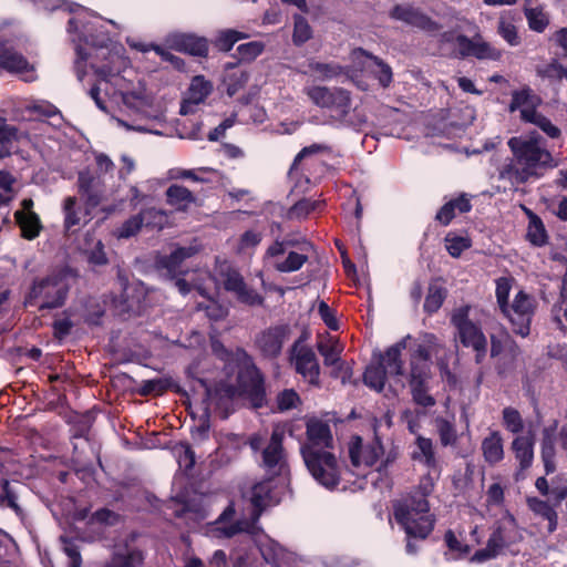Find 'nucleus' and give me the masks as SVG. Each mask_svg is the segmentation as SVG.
<instances>
[{"label":"nucleus","instance_id":"29","mask_svg":"<svg viewBox=\"0 0 567 567\" xmlns=\"http://www.w3.org/2000/svg\"><path fill=\"white\" fill-rule=\"evenodd\" d=\"M96 177L90 172H80L78 176L79 194L85 198V204L95 208L101 203V194L96 188Z\"/></svg>","mask_w":567,"mask_h":567},{"label":"nucleus","instance_id":"62","mask_svg":"<svg viewBox=\"0 0 567 567\" xmlns=\"http://www.w3.org/2000/svg\"><path fill=\"white\" fill-rule=\"evenodd\" d=\"M64 544L63 551L69 557V567H82V557L79 545L66 537H61Z\"/></svg>","mask_w":567,"mask_h":567},{"label":"nucleus","instance_id":"37","mask_svg":"<svg viewBox=\"0 0 567 567\" xmlns=\"http://www.w3.org/2000/svg\"><path fill=\"white\" fill-rule=\"evenodd\" d=\"M0 507L11 509L17 516L23 515V509L18 503V493L6 477L0 478Z\"/></svg>","mask_w":567,"mask_h":567},{"label":"nucleus","instance_id":"27","mask_svg":"<svg viewBox=\"0 0 567 567\" xmlns=\"http://www.w3.org/2000/svg\"><path fill=\"white\" fill-rule=\"evenodd\" d=\"M235 506L230 503L223 513L218 516V518L213 523V529L219 532L221 536L226 538H230L244 530L243 522L237 520L231 523L235 516Z\"/></svg>","mask_w":567,"mask_h":567},{"label":"nucleus","instance_id":"32","mask_svg":"<svg viewBox=\"0 0 567 567\" xmlns=\"http://www.w3.org/2000/svg\"><path fill=\"white\" fill-rule=\"evenodd\" d=\"M498 35L511 47H517L522 40L515 25L513 11H503L497 21Z\"/></svg>","mask_w":567,"mask_h":567},{"label":"nucleus","instance_id":"63","mask_svg":"<svg viewBox=\"0 0 567 567\" xmlns=\"http://www.w3.org/2000/svg\"><path fill=\"white\" fill-rule=\"evenodd\" d=\"M565 69L566 68L563 64L554 60L544 68L537 69V74L543 79L560 81L564 79Z\"/></svg>","mask_w":567,"mask_h":567},{"label":"nucleus","instance_id":"26","mask_svg":"<svg viewBox=\"0 0 567 567\" xmlns=\"http://www.w3.org/2000/svg\"><path fill=\"white\" fill-rule=\"evenodd\" d=\"M307 440L303 446H316L317 449H327L332 446V434L330 426L321 421H311L307 424Z\"/></svg>","mask_w":567,"mask_h":567},{"label":"nucleus","instance_id":"35","mask_svg":"<svg viewBox=\"0 0 567 567\" xmlns=\"http://www.w3.org/2000/svg\"><path fill=\"white\" fill-rule=\"evenodd\" d=\"M127 60L123 56L110 54L107 63L96 66L91 63L94 74L102 81L110 82L112 78L117 76L126 68Z\"/></svg>","mask_w":567,"mask_h":567},{"label":"nucleus","instance_id":"20","mask_svg":"<svg viewBox=\"0 0 567 567\" xmlns=\"http://www.w3.org/2000/svg\"><path fill=\"white\" fill-rule=\"evenodd\" d=\"M456 42L464 55H472L478 60H493L498 61L502 58V51L488 42H475L465 34H458Z\"/></svg>","mask_w":567,"mask_h":567},{"label":"nucleus","instance_id":"57","mask_svg":"<svg viewBox=\"0 0 567 567\" xmlns=\"http://www.w3.org/2000/svg\"><path fill=\"white\" fill-rule=\"evenodd\" d=\"M276 401L278 411L286 412L297 408L300 396L293 389H285L278 393Z\"/></svg>","mask_w":567,"mask_h":567},{"label":"nucleus","instance_id":"13","mask_svg":"<svg viewBox=\"0 0 567 567\" xmlns=\"http://www.w3.org/2000/svg\"><path fill=\"white\" fill-rule=\"evenodd\" d=\"M290 333L291 329L287 323L270 326L256 337L255 344L264 358L274 360L281 354Z\"/></svg>","mask_w":567,"mask_h":567},{"label":"nucleus","instance_id":"15","mask_svg":"<svg viewBox=\"0 0 567 567\" xmlns=\"http://www.w3.org/2000/svg\"><path fill=\"white\" fill-rule=\"evenodd\" d=\"M431 351L429 346L417 344L416 349L411 352L409 365V385L427 382L431 373Z\"/></svg>","mask_w":567,"mask_h":567},{"label":"nucleus","instance_id":"56","mask_svg":"<svg viewBox=\"0 0 567 567\" xmlns=\"http://www.w3.org/2000/svg\"><path fill=\"white\" fill-rule=\"evenodd\" d=\"M120 520L121 515L118 513L103 507L99 508L91 515L89 523H96L104 526H115L120 523Z\"/></svg>","mask_w":567,"mask_h":567},{"label":"nucleus","instance_id":"31","mask_svg":"<svg viewBox=\"0 0 567 567\" xmlns=\"http://www.w3.org/2000/svg\"><path fill=\"white\" fill-rule=\"evenodd\" d=\"M194 254L195 250L192 247H178L168 256L162 257L157 264L159 268L166 269L169 275L176 276L177 274H184V271L181 269L182 264Z\"/></svg>","mask_w":567,"mask_h":567},{"label":"nucleus","instance_id":"18","mask_svg":"<svg viewBox=\"0 0 567 567\" xmlns=\"http://www.w3.org/2000/svg\"><path fill=\"white\" fill-rule=\"evenodd\" d=\"M274 489L275 482L272 476L256 483L251 487L250 503L257 515H260L267 506L279 503L280 498L275 494Z\"/></svg>","mask_w":567,"mask_h":567},{"label":"nucleus","instance_id":"43","mask_svg":"<svg viewBox=\"0 0 567 567\" xmlns=\"http://www.w3.org/2000/svg\"><path fill=\"white\" fill-rule=\"evenodd\" d=\"M312 38V28L310 27L308 20L301 16L296 13L293 16V32H292V42L297 47H301L306 42H308Z\"/></svg>","mask_w":567,"mask_h":567},{"label":"nucleus","instance_id":"16","mask_svg":"<svg viewBox=\"0 0 567 567\" xmlns=\"http://www.w3.org/2000/svg\"><path fill=\"white\" fill-rule=\"evenodd\" d=\"M410 336L401 339L396 343L390 346L384 352H373L374 358L381 361L382 365L386 369V374L391 378H399L404 375V361L402 360V351L406 348V340Z\"/></svg>","mask_w":567,"mask_h":567},{"label":"nucleus","instance_id":"19","mask_svg":"<svg viewBox=\"0 0 567 567\" xmlns=\"http://www.w3.org/2000/svg\"><path fill=\"white\" fill-rule=\"evenodd\" d=\"M0 70L11 74H22L33 71V65L14 48L8 47L7 41H0Z\"/></svg>","mask_w":567,"mask_h":567},{"label":"nucleus","instance_id":"58","mask_svg":"<svg viewBox=\"0 0 567 567\" xmlns=\"http://www.w3.org/2000/svg\"><path fill=\"white\" fill-rule=\"evenodd\" d=\"M411 395L415 404L421 405L423 408H432L435 405V399L429 394L427 384L422 383L419 384H410Z\"/></svg>","mask_w":567,"mask_h":567},{"label":"nucleus","instance_id":"48","mask_svg":"<svg viewBox=\"0 0 567 567\" xmlns=\"http://www.w3.org/2000/svg\"><path fill=\"white\" fill-rule=\"evenodd\" d=\"M503 425L504 427L513 433L519 434L524 430V420L518 410L512 406L503 409Z\"/></svg>","mask_w":567,"mask_h":567},{"label":"nucleus","instance_id":"23","mask_svg":"<svg viewBox=\"0 0 567 567\" xmlns=\"http://www.w3.org/2000/svg\"><path fill=\"white\" fill-rule=\"evenodd\" d=\"M471 198L462 193L457 197L446 202L436 213L435 220L442 226H449L455 218L456 213L466 214L472 210Z\"/></svg>","mask_w":567,"mask_h":567},{"label":"nucleus","instance_id":"41","mask_svg":"<svg viewBox=\"0 0 567 567\" xmlns=\"http://www.w3.org/2000/svg\"><path fill=\"white\" fill-rule=\"evenodd\" d=\"M332 153V148L330 145L324 143H313L311 145L305 146L301 148V151L295 156L293 162L290 166L289 173L291 174L295 171H298L300 168V165L303 159L317 156V155H329Z\"/></svg>","mask_w":567,"mask_h":567},{"label":"nucleus","instance_id":"45","mask_svg":"<svg viewBox=\"0 0 567 567\" xmlns=\"http://www.w3.org/2000/svg\"><path fill=\"white\" fill-rule=\"evenodd\" d=\"M528 27L530 30L542 33L549 24V19L542 8H524Z\"/></svg>","mask_w":567,"mask_h":567},{"label":"nucleus","instance_id":"22","mask_svg":"<svg viewBox=\"0 0 567 567\" xmlns=\"http://www.w3.org/2000/svg\"><path fill=\"white\" fill-rule=\"evenodd\" d=\"M542 103V97L529 85L525 84L519 90L512 92L508 111L513 113L520 110V118L523 120L524 112L537 111Z\"/></svg>","mask_w":567,"mask_h":567},{"label":"nucleus","instance_id":"49","mask_svg":"<svg viewBox=\"0 0 567 567\" xmlns=\"http://www.w3.org/2000/svg\"><path fill=\"white\" fill-rule=\"evenodd\" d=\"M444 241L447 252L454 258L460 257L464 250L472 246L470 238L457 236L453 233H449L445 236Z\"/></svg>","mask_w":567,"mask_h":567},{"label":"nucleus","instance_id":"42","mask_svg":"<svg viewBox=\"0 0 567 567\" xmlns=\"http://www.w3.org/2000/svg\"><path fill=\"white\" fill-rule=\"evenodd\" d=\"M219 275L223 279L224 289L228 292L236 293L246 284L239 270L230 265L221 267Z\"/></svg>","mask_w":567,"mask_h":567},{"label":"nucleus","instance_id":"14","mask_svg":"<svg viewBox=\"0 0 567 567\" xmlns=\"http://www.w3.org/2000/svg\"><path fill=\"white\" fill-rule=\"evenodd\" d=\"M135 536L131 535L122 543L116 544L109 560L105 561L104 567H141L144 564V551L133 546Z\"/></svg>","mask_w":567,"mask_h":567},{"label":"nucleus","instance_id":"2","mask_svg":"<svg viewBox=\"0 0 567 567\" xmlns=\"http://www.w3.org/2000/svg\"><path fill=\"white\" fill-rule=\"evenodd\" d=\"M426 496L416 489L393 503L394 518L410 538L424 540L434 529L436 518Z\"/></svg>","mask_w":567,"mask_h":567},{"label":"nucleus","instance_id":"30","mask_svg":"<svg viewBox=\"0 0 567 567\" xmlns=\"http://www.w3.org/2000/svg\"><path fill=\"white\" fill-rule=\"evenodd\" d=\"M14 219L21 229V236L24 239L33 240L40 235L42 229L40 217L34 212L17 210Z\"/></svg>","mask_w":567,"mask_h":567},{"label":"nucleus","instance_id":"10","mask_svg":"<svg viewBox=\"0 0 567 567\" xmlns=\"http://www.w3.org/2000/svg\"><path fill=\"white\" fill-rule=\"evenodd\" d=\"M261 466L272 477L287 475L289 464L284 449V434L272 431L270 440L261 452Z\"/></svg>","mask_w":567,"mask_h":567},{"label":"nucleus","instance_id":"34","mask_svg":"<svg viewBox=\"0 0 567 567\" xmlns=\"http://www.w3.org/2000/svg\"><path fill=\"white\" fill-rule=\"evenodd\" d=\"M165 194L167 204L182 212L187 210L196 199L187 187L177 184L171 185Z\"/></svg>","mask_w":567,"mask_h":567},{"label":"nucleus","instance_id":"38","mask_svg":"<svg viewBox=\"0 0 567 567\" xmlns=\"http://www.w3.org/2000/svg\"><path fill=\"white\" fill-rule=\"evenodd\" d=\"M324 206V200L301 198L295 203L288 210L291 219H305L313 212H320Z\"/></svg>","mask_w":567,"mask_h":567},{"label":"nucleus","instance_id":"53","mask_svg":"<svg viewBox=\"0 0 567 567\" xmlns=\"http://www.w3.org/2000/svg\"><path fill=\"white\" fill-rule=\"evenodd\" d=\"M308 261V256L296 251H290L287 258L276 264V269L280 272H293L299 270Z\"/></svg>","mask_w":567,"mask_h":567},{"label":"nucleus","instance_id":"39","mask_svg":"<svg viewBox=\"0 0 567 567\" xmlns=\"http://www.w3.org/2000/svg\"><path fill=\"white\" fill-rule=\"evenodd\" d=\"M526 237L528 241L536 247H542L548 241V235L544 223L540 217L534 213L529 214V223Z\"/></svg>","mask_w":567,"mask_h":567},{"label":"nucleus","instance_id":"44","mask_svg":"<svg viewBox=\"0 0 567 567\" xmlns=\"http://www.w3.org/2000/svg\"><path fill=\"white\" fill-rule=\"evenodd\" d=\"M318 351L323 357L324 365L334 368L332 377L337 378L343 368V361L340 358V350L336 346L319 343Z\"/></svg>","mask_w":567,"mask_h":567},{"label":"nucleus","instance_id":"50","mask_svg":"<svg viewBox=\"0 0 567 567\" xmlns=\"http://www.w3.org/2000/svg\"><path fill=\"white\" fill-rule=\"evenodd\" d=\"M71 439H84L89 441V435L92 427V420L89 415H76L70 421Z\"/></svg>","mask_w":567,"mask_h":567},{"label":"nucleus","instance_id":"12","mask_svg":"<svg viewBox=\"0 0 567 567\" xmlns=\"http://www.w3.org/2000/svg\"><path fill=\"white\" fill-rule=\"evenodd\" d=\"M289 357L296 372L309 384L319 388L320 365L313 350L310 347L301 346L300 340H297L289 350Z\"/></svg>","mask_w":567,"mask_h":567},{"label":"nucleus","instance_id":"36","mask_svg":"<svg viewBox=\"0 0 567 567\" xmlns=\"http://www.w3.org/2000/svg\"><path fill=\"white\" fill-rule=\"evenodd\" d=\"M523 122L536 125L550 138H558L561 135L560 128L538 111L524 112Z\"/></svg>","mask_w":567,"mask_h":567},{"label":"nucleus","instance_id":"59","mask_svg":"<svg viewBox=\"0 0 567 567\" xmlns=\"http://www.w3.org/2000/svg\"><path fill=\"white\" fill-rule=\"evenodd\" d=\"M84 255L87 262L92 266H105L109 264V258L102 240H97L92 248L85 249Z\"/></svg>","mask_w":567,"mask_h":567},{"label":"nucleus","instance_id":"1","mask_svg":"<svg viewBox=\"0 0 567 567\" xmlns=\"http://www.w3.org/2000/svg\"><path fill=\"white\" fill-rule=\"evenodd\" d=\"M513 159L505 164L501 175L515 184H525L532 178H540L545 171L556 166L546 141L537 131L513 136L507 141Z\"/></svg>","mask_w":567,"mask_h":567},{"label":"nucleus","instance_id":"40","mask_svg":"<svg viewBox=\"0 0 567 567\" xmlns=\"http://www.w3.org/2000/svg\"><path fill=\"white\" fill-rule=\"evenodd\" d=\"M173 385V381L166 378L143 380L137 389V393L142 396H159L168 391Z\"/></svg>","mask_w":567,"mask_h":567},{"label":"nucleus","instance_id":"21","mask_svg":"<svg viewBox=\"0 0 567 567\" xmlns=\"http://www.w3.org/2000/svg\"><path fill=\"white\" fill-rule=\"evenodd\" d=\"M535 434L528 431L525 435H517L512 444L511 450L518 462L519 472L527 471L534 461Z\"/></svg>","mask_w":567,"mask_h":567},{"label":"nucleus","instance_id":"5","mask_svg":"<svg viewBox=\"0 0 567 567\" xmlns=\"http://www.w3.org/2000/svg\"><path fill=\"white\" fill-rule=\"evenodd\" d=\"M301 456L318 484L327 489H334L340 484L341 470L333 453L316 446H302Z\"/></svg>","mask_w":567,"mask_h":567},{"label":"nucleus","instance_id":"25","mask_svg":"<svg viewBox=\"0 0 567 567\" xmlns=\"http://www.w3.org/2000/svg\"><path fill=\"white\" fill-rule=\"evenodd\" d=\"M557 427V421L550 427L543 430V439L540 443V457L544 464L545 474L549 475L556 471V447H555V431Z\"/></svg>","mask_w":567,"mask_h":567},{"label":"nucleus","instance_id":"33","mask_svg":"<svg viewBox=\"0 0 567 567\" xmlns=\"http://www.w3.org/2000/svg\"><path fill=\"white\" fill-rule=\"evenodd\" d=\"M484 460L491 464H497L504 457L503 437L498 431H493L482 442Z\"/></svg>","mask_w":567,"mask_h":567},{"label":"nucleus","instance_id":"17","mask_svg":"<svg viewBox=\"0 0 567 567\" xmlns=\"http://www.w3.org/2000/svg\"><path fill=\"white\" fill-rule=\"evenodd\" d=\"M171 48L192 56L207 58L209 42L205 37L193 33H181L171 39Z\"/></svg>","mask_w":567,"mask_h":567},{"label":"nucleus","instance_id":"28","mask_svg":"<svg viewBox=\"0 0 567 567\" xmlns=\"http://www.w3.org/2000/svg\"><path fill=\"white\" fill-rule=\"evenodd\" d=\"M386 369L378 358L372 355V361L363 372V383L371 390L380 393L384 390L388 380Z\"/></svg>","mask_w":567,"mask_h":567},{"label":"nucleus","instance_id":"46","mask_svg":"<svg viewBox=\"0 0 567 567\" xmlns=\"http://www.w3.org/2000/svg\"><path fill=\"white\" fill-rule=\"evenodd\" d=\"M444 543L454 559L465 558L471 553V546L460 540L452 529L445 532Z\"/></svg>","mask_w":567,"mask_h":567},{"label":"nucleus","instance_id":"61","mask_svg":"<svg viewBox=\"0 0 567 567\" xmlns=\"http://www.w3.org/2000/svg\"><path fill=\"white\" fill-rule=\"evenodd\" d=\"M416 445L423 456V463L425 466L433 468L436 466L435 453L433 450V443L431 439L419 436L416 439Z\"/></svg>","mask_w":567,"mask_h":567},{"label":"nucleus","instance_id":"7","mask_svg":"<svg viewBox=\"0 0 567 567\" xmlns=\"http://www.w3.org/2000/svg\"><path fill=\"white\" fill-rule=\"evenodd\" d=\"M536 300L533 296L519 290L507 312H502L508 318L515 334L526 338L530 333V324L536 310Z\"/></svg>","mask_w":567,"mask_h":567},{"label":"nucleus","instance_id":"9","mask_svg":"<svg viewBox=\"0 0 567 567\" xmlns=\"http://www.w3.org/2000/svg\"><path fill=\"white\" fill-rule=\"evenodd\" d=\"M237 383L241 394L254 409H260L267 404L265 378L255 364L247 365L238 372Z\"/></svg>","mask_w":567,"mask_h":567},{"label":"nucleus","instance_id":"64","mask_svg":"<svg viewBox=\"0 0 567 567\" xmlns=\"http://www.w3.org/2000/svg\"><path fill=\"white\" fill-rule=\"evenodd\" d=\"M437 431L443 446L452 445L456 442V431L450 421L444 419L440 420Z\"/></svg>","mask_w":567,"mask_h":567},{"label":"nucleus","instance_id":"24","mask_svg":"<svg viewBox=\"0 0 567 567\" xmlns=\"http://www.w3.org/2000/svg\"><path fill=\"white\" fill-rule=\"evenodd\" d=\"M447 295L449 291L444 286L443 278H432L427 286L423 311L430 317L436 313L442 308Z\"/></svg>","mask_w":567,"mask_h":567},{"label":"nucleus","instance_id":"60","mask_svg":"<svg viewBox=\"0 0 567 567\" xmlns=\"http://www.w3.org/2000/svg\"><path fill=\"white\" fill-rule=\"evenodd\" d=\"M511 282L507 278H499L496 281V300L502 312H507L509 306Z\"/></svg>","mask_w":567,"mask_h":567},{"label":"nucleus","instance_id":"47","mask_svg":"<svg viewBox=\"0 0 567 567\" xmlns=\"http://www.w3.org/2000/svg\"><path fill=\"white\" fill-rule=\"evenodd\" d=\"M154 214L153 212H140L138 214L131 216L126 219L118 229L120 238H130L136 235L144 226L145 215Z\"/></svg>","mask_w":567,"mask_h":567},{"label":"nucleus","instance_id":"11","mask_svg":"<svg viewBox=\"0 0 567 567\" xmlns=\"http://www.w3.org/2000/svg\"><path fill=\"white\" fill-rule=\"evenodd\" d=\"M306 94L319 107L336 110L341 115H348L350 112L351 96L346 89L311 86L306 89Z\"/></svg>","mask_w":567,"mask_h":567},{"label":"nucleus","instance_id":"6","mask_svg":"<svg viewBox=\"0 0 567 567\" xmlns=\"http://www.w3.org/2000/svg\"><path fill=\"white\" fill-rule=\"evenodd\" d=\"M517 520L515 516L507 513L504 520L495 524L492 534L487 539L485 548L478 549L474 553L472 560L476 563H484L496 558L504 548H507L522 539L517 532Z\"/></svg>","mask_w":567,"mask_h":567},{"label":"nucleus","instance_id":"4","mask_svg":"<svg viewBox=\"0 0 567 567\" xmlns=\"http://www.w3.org/2000/svg\"><path fill=\"white\" fill-rule=\"evenodd\" d=\"M471 306L464 305L453 310L451 324L456 330V340L463 348L474 352L476 364H482L487 355L488 341L478 322L470 319Z\"/></svg>","mask_w":567,"mask_h":567},{"label":"nucleus","instance_id":"54","mask_svg":"<svg viewBox=\"0 0 567 567\" xmlns=\"http://www.w3.org/2000/svg\"><path fill=\"white\" fill-rule=\"evenodd\" d=\"M265 50V44L260 41H251L239 44L236 49L240 61L251 62Z\"/></svg>","mask_w":567,"mask_h":567},{"label":"nucleus","instance_id":"55","mask_svg":"<svg viewBox=\"0 0 567 567\" xmlns=\"http://www.w3.org/2000/svg\"><path fill=\"white\" fill-rule=\"evenodd\" d=\"M64 213V227L71 230L74 226L80 224V216L76 209V198L74 196H68L63 202Z\"/></svg>","mask_w":567,"mask_h":567},{"label":"nucleus","instance_id":"8","mask_svg":"<svg viewBox=\"0 0 567 567\" xmlns=\"http://www.w3.org/2000/svg\"><path fill=\"white\" fill-rule=\"evenodd\" d=\"M389 17L395 21L403 22L409 27L416 28L430 35H435L442 29V24L440 22L435 21L421 8L415 7L410 2L393 6L389 12Z\"/></svg>","mask_w":567,"mask_h":567},{"label":"nucleus","instance_id":"51","mask_svg":"<svg viewBox=\"0 0 567 567\" xmlns=\"http://www.w3.org/2000/svg\"><path fill=\"white\" fill-rule=\"evenodd\" d=\"M308 66L312 73L318 74L322 80H330L342 73V66L333 62L323 63L311 61Z\"/></svg>","mask_w":567,"mask_h":567},{"label":"nucleus","instance_id":"3","mask_svg":"<svg viewBox=\"0 0 567 567\" xmlns=\"http://www.w3.org/2000/svg\"><path fill=\"white\" fill-rule=\"evenodd\" d=\"M73 277L76 271L65 266L45 277L34 278L24 297V306L37 307L41 312L63 307L70 291L68 279Z\"/></svg>","mask_w":567,"mask_h":567},{"label":"nucleus","instance_id":"52","mask_svg":"<svg viewBox=\"0 0 567 567\" xmlns=\"http://www.w3.org/2000/svg\"><path fill=\"white\" fill-rule=\"evenodd\" d=\"M234 295L238 302L249 306V307L262 306L265 302L264 296L260 295L254 288L249 287L247 284H245L244 287H241Z\"/></svg>","mask_w":567,"mask_h":567}]
</instances>
